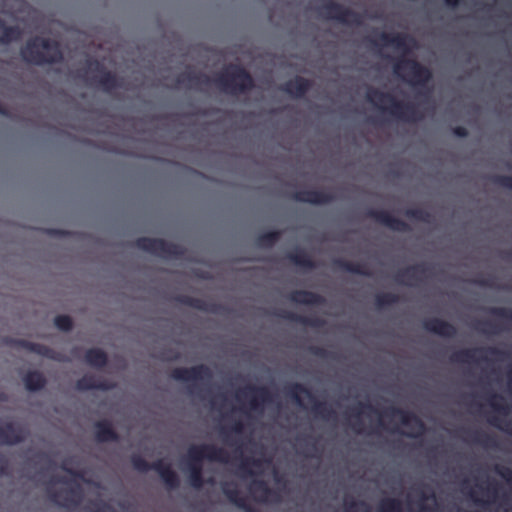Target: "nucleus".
<instances>
[{"label": "nucleus", "mask_w": 512, "mask_h": 512, "mask_svg": "<svg viewBox=\"0 0 512 512\" xmlns=\"http://www.w3.org/2000/svg\"><path fill=\"white\" fill-rule=\"evenodd\" d=\"M366 99L401 122L417 123L424 118V113L417 103L397 100L391 93L383 92L377 88L368 89Z\"/></svg>", "instance_id": "f257e3e1"}, {"label": "nucleus", "mask_w": 512, "mask_h": 512, "mask_svg": "<svg viewBox=\"0 0 512 512\" xmlns=\"http://www.w3.org/2000/svg\"><path fill=\"white\" fill-rule=\"evenodd\" d=\"M21 56L27 63L35 65L55 64L63 59L58 42L42 37L28 40L21 48Z\"/></svg>", "instance_id": "f03ea898"}, {"label": "nucleus", "mask_w": 512, "mask_h": 512, "mask_svg": "<svg viewBox=\"0 0 512 512\" xmlns=\"http://www.w3.org/2000/svg\"><path fill=\"white\" fill-rule=\"evenodd\" d=\"M214 84L224 93L240 95L255 87L251 74L239 64H230L213 79Z\"/></svg>", "instance_id": "7ed1b4c3"}, {"label": "nucleus", "mask_w": 512, "mask_h": 512, "mask_svg": "<svg viewBox=\"0 0 512 512\" xmlns=\"http://www.w3.org/2000/svg\"><path fill=\"white\" fill-rule=\"evenodd\" d=\"M394 73L405 83L415 88L424 87L431 79L429 68L416 59L398 57L393 65Z\"/></svg>", "instance_id": "20e7f679"}, {"label": "nucleus", "mask_w": 512, "mask_h": 512, "mask_svg": "<svg viewBox=\"0 0 512 512\" xmlns=\"http://www.w3.org/2000/svg\"><path fill=\"white\" fill-rule=\"evenodd\" d=\"M77 77L88 82L90 85L98 86L102 91L111 93L123 86V82L116 74L107 70L99 61H89L88 69L79 70Z\"/></svg>", "instance_id": "39448f33"}, {"label": "nucleus", "mask_w": 512, "mask_h": 512, "mask_svg": "<svg viewBox=\"0 0 512 512\" xmlns=\"http://www.w3.org/2000/svg\"><path fill=\"white\" fill-rule=\"evenodd\" d=\"M133 244L136 248L163 259H181L186 252L183 246L160 238L139 237Z\"/></svg>", "instance_id": "423d86ee"}, {"label": "nucleus", "mask_w": 512, "mask_h": 512, "mask_svg": "<svg viewBox=\"0 0 512 512\" xmlns=\"http://www.w3.org/2000/svg\"><path fill=\"white\" fill-rule=\"evenodd\" d=\"M383 414L387 417L398 416L403 426L409 428L408 431H401L394 428L391 431L404 435L407 438L419 439L424 436L426 432L425 423L413 412L404 410L395 406H390L385 409Z\"/></svg>", "instance_id": "0eeeda50"}, {"label": "nucleus", "mask_w": 512, "mask_h": 512, "mask_svg": "<svg viewBox=\"0 0 512 512\" xmlns=\"http://www.w3.org/2000/svg\"><path fill=\"white\" fill-rule=\"evenodd\" d=\"M212 371L205 364H199L192 367H178L171 371L170 377L179 382L190 383L189 390L191 393L200 391L197 383H209L212 379Z\"/></svg>", "instance_id": "6e6552de"}, {"label": "nucleus", "mask_w": 512, "mask_h": 512, "mask_svg": "<svg viewBox=\"0 0 512 512\" xmlns=\"http://www.w3.org/2000/svg\"><path fill=\"white\" fill-rule=\"evenodd\" d=\"M286 395L302 406L301 394H304L309 400L313 401L311 411L313 414L323 420H331L336 418V412L325 402L315 400L312 392L301 383H293L286 388Z\"/></svg>", "instance_id": "1a4fd4ad"}, {"label": "nucleus", "mask_w": 512, "mask_h": 512, "mask_svg": "<svg viewBox=\"0 0 512 512\" xmlns=\"http://www.w3.org/2000/svg\"><path fill=\"white\" fill-rule=\"evenodd\" d=\"M204 459L226 463L228 461V453L224 448L217 447L214 444H200L189 447L186 460L187 465H202Z\"/></svg>", "instance_id": "9d476101"}, {"label": "nucleus", "mask_w": 512, "mask_h": 512, "mask_svg": "<svg viewBox=\"0 0 512 512\" xmlns=\"http://www.w3.org/2000/svg\"><path fill=\"white\" fill-rule=\"evenodd\" d=\"M320 10L323 17L336 20L342 24L358 26L362 23V16L359 13L333 0L326 1Z\"/></svg>", "instance_id": "9b49d317"}, {"label": "nucleus", "mask_w": 512, "mask_h": 512, "mask_svg": "<svg viewBox=\"0 0 512 512\" xmlns=\"http://www.w3.org/2000/svg\"><path fill=\"white\" fill-rule=\"evenodd\" d=\"M416 494V500L409 499V503L413 506V512H438L436 495L433 488L425 483H421L413 487Z\"/></svg>", "instance_id": "f8f14e48"}, {"label": "nucleus", "mask_w": 512, "mask_h": 512, "mask_svg": "<svg viewBox=\"0 0 512 512\" xmlns=\"http://www.w3.org/2000/svg\"><path fill=\"white\" fill-rule=\"evenodd\" d=\"M488 355L493 356L495 360H504L509 356V353L494 346L468 348L461 352L462 360L473 364L492 361L493 359L489 358Z\"/></svg>", "instance_id": "ddd939ff"}, {"label": "nucleus", "mask_w": 512, "mask_h": 512, "mask_svg": "<svg viewBox=\"0 0 512 512\" xmlns=\"http://www.w3.org/2000/svg\"><path fill=\"white\" fill-rule=\"evenodd\" d=\"M251 394L249 399V408L255 412H263L265 404L272 403L273 397L270 393L269 389L264 386H253L248 385L243 389H240L236 397L238 400H241L242 395Z\"/></svg>", "instance_id": "4468645a"}, {"label": "nucleus", "mask_w": 512, "mask_h": 512, "mask_svg": "<svg viewBox=\"0 0 512 512\" xmlns=\"http://www.w3.org/2000/svg\"><path fill=\"white\" fill-rule=\"evenodd\" d=\"M430 271L431 268L428 263L420 262L399 270L395 274L394 279L397 283L406 286H416L428 276Z\"/></svg>", "instance_id": "2eb2a0df"}, {"label": "nucleus", "mask_w": 512, "mask_h": 512, "mask_svg": "<svg viewBox=\"0 0 512 512\" xmlns=\"http://www.w3.org/2000/svg\"><path fill=\"white\" fill-rule=\"evenodd\" d=\"M366 217L373 219L377 223L389 228L392 231L408 232L410 226L405 221L394 217L390 212L385 210L369 209L366 212Z\"/></svg>", "instance_id": "dca6fc26"}, {"label": "nucleus", "mask_w": 512, "mask_h": 512, "mask_svg": "<svg viewBox=\"0 0 512 512\" xmlns=\"http://www.w3.org/2000/svg\"><path fill=\"white\" fill-rule=\"evenodd\" d=\"M5 342L6 344L12 347L21 348L31 353H35L37 355L46 357L48 359L59 360V354L55 350L44 344L31 342L25 339L15 338H7Z\"/></svg>", "instance_id": "f3484780"}, {"label": "nucleus", "mask_w": 512, "mask_h": 512, "mask_svg": "<svg viewBox=\"0 0 512 512\" xmlns=\"http://www.w3.org/2000/svg\"><path fill=\"white\" fill-rule=\"evenodd\" d=\"M174 301L181 305L211 314H221L223 310V306L216 302L206 301L189 295H177L174 297Z\"/></svg>", "instance_id": "a211bd4d"}, {"label": "nucleus", "mask_w": 512, "mask_h": 512, "mask_svg": "<svg viewBox=\"0 0 512 512\" xmlns=\"http://www.w3.org/2000/svg\"><path fill=\"white\" fill-rule=\"evenodd\" d=\"M291 198L297 202L309 203L313 205L329 204L335 200V196L322 190H301L291 195Z\"/></svg>", "instance_id": "6ab92c4d"}, {"label": "nucleus", "mask_w": 512, "mask_h": 512, "mask_svg": "<svg viewBox=\"0 0 512 512\" xmlns=\"http://www.w3.org/2000/svg\"><path fill=\"white\" fill-rule=\"evenodd\" d=\"M379 41H373L375 45L381 44L383 46H393L398 50H402L407 53L410 50L411 45L414 43L412 37L403 33H386L382 32L379 35Z\"/></svg>", "instance_id": "aec40b11"}, {"label": "nucleus", "mask_w": 512, "mask_h": 512, "mask_svg": "<svg viewBox=\"0 0 512 512\" xmlns=\"http://www.w3.org/2000/svg\"><path fill=\"white\" fill-rule=\"evenodd\" d=\"M25 438L26 431L13 422L0 426V445H15L23 442Z\"/></svg>", "instance_id": "412c9836"}, {"label": "nucleus", "mask_w": 512, "mask_h": 512, "mask_svg": "<svg viewBox=\"0 0 512 512\" xmlns=\"http://www.w3.org/2000/svg\"><path fill=\"white\" fill-rule=\"evenodd\" d=\"M223 494L233 505L243 510L244 512H258L257 509L252 507L248 502L246 497H243L238 489L237 485L234 483H223L221 486Z\"/></svg>", "instance_id": "4be33fe9"}, {"label": "nucleus", "mask_w": 512, "mask_h": 512, "mask_svg": "<svg viewBox=\"0 0 512 512\" xmlns=\"http://www.w3.org/2000/svg\"><path fill=\"white\" fill-rule=\"evenodd\" d=\"M312 81L302 76H296L293 79L285 82L281 90L290 95L293 98H303L306 93L311 89Z\"/></svg>", "instance_id": "5701e85b"}, {"label": "nucleus", "mask_w": 512, "mask_h": 512, "mask_svg": "<svg viewBox=\"0 0 512 512\" xmlns=\"http://www.w3.org/2000/svg\"><path fill=\"white\" fill-rule=\"evenodd\" d=\"M153 470L159 474L169 489H177L179 487V477L169 463L164 462L162 459L156 460L153 462Z\"/></svg>", "instance_id": "b1692460"}, {"label": "nucleus", "mask_w": 512, "mask_h": 512, "mask_svg": "<svg viewBox=\"0 0 512 512\" xmlns=\"http://www.w3.org/2000/svg\"><path fill=\"white\" fill-rule=\"evenodd\" d=\"M76 388L79 391H108L114 388V384L95 375L87 374L76 381Z\"/></svg>", "instance_id": "393cba45"}, {"label": "nucleus", "mask_w": 512, "mask_h": 512, "mask_svg": "<svg viewBox=\"0 0 512 512\" xmlns=\"http://www.w3.org/2000/svg\"><path fill=\"white\" fill-rule=\"evenodd\" d=\"M49 499L55 504L62 507H69L71 505H78L81 500V491L79 488H71L66 491L64 497H62L61 492L52 490L50 488L47 489Z\"/></svg>", "instance_id": "a878e982"}, {"label": "nucleus", "mask_w": 512, "mask_h": 512, "mask_svg": "<svg viewBox=\"0 0 512 512\" xmlns=\"http://www.w3.org/2000/svg\"><path fill=\"white\" fill-rule=\"evenodd\" d=\"M95 439L99 443L116 442L119 440V434L113 428L109 420H99L94 424Z\"/></svg>", "instance_id": "bb28decb"}, {"label": "nucleus", "mask_w": 512, "mask_h": 512, "mask_svg": "<svg viewBox=\"0 0 512 512\" xmlns=\"http://www.w3.org/2000/svg\"><path fill=\"white\" fill-rule=\"evenodd\" d=\"M288 299L291 302L303 305H323L325 303L323 296L307 290H294L289 294Z\"/></svg>", "instance_id": "cd10ccee"}, {"label": "nucleus", "mask_w": 512, "mask_h": 512, "mask_svg": "<svg viewBox=\"0 0 512 512\" xmlns=\"http://www.w3.org/2000/svg\"><path fill=\"white\" fill-rule=\"evenodd\" d=\"M212 82L211 78L200 72H185L177 77L178 84H189L191 87L207 86Z\"/></svg>", "instance_id": "c85d7f7f"}, {"label": "nucleus", "mask_w": 512, "mask_h": 512, "mask_svg": "<svg viewBox=\"0 0 512 512\" xmlns=\"http://www.w3.org/2000/svg\"><path fill=\"white\" fill-rule=\"evenodd\" d=\"M334 265L341 271L366 277L372 276V273L368 267L362 263L352 262L344 259H336L334 261Z\"/></svg>", "instance_id": "c756f323"}, {"label": "nucleus", "mask_w": 512, "mask_h": 512, "mask_svg": "<svg viewBox=\"0 0 512 512\" xmlns=\"http://www.w3.org/2000/svg\"><path fill=\"white\" fill-rule=\"evenodd\" d=\"M279 316L285 320L312 328H319L324 325V321L319 317L302 316L290 311H282Z\"/></svg>", "instance_id": "7c9ffc66"}, {"label": "nucleus", "mask_w": 512, "mask_h": 512, "mask_svg": "<svg viewBox=\"0 0 512 512\" xmlns=\"http://www.w3.org/2000/svg\"><path fill=\"white\" fill-rule=\"evenodd\" d=\"M84 360L93 368H103L108 363V356L106 352L100 348H90L86 351Z\"/></svg>", "instance_id": "2f4dec72"}, {"label": "nucleus", "mask_w": 512, "mask_h": 512, "mask_svg": "<svg viewBox=\"0 0 512 512\" xmlns=\"http://www.w3.org/2000/svg\"><path fill=\"white\" fill-rule=\"evenodd\" d=\"M23 381L26 389L31 392H36L43 389L47 383L44 375L37 370L27 372L23 378Z\"/></svg>", "instance_id": "473e14b6"}, {"label": "nucleus", "mask_w": 512, "mask_h": 512, "mask_svg": "<svg viewBox=\"0 0 512 512\" xmlns=\"http://www.w3.org/2000/svg\"><path fill=\"white\" fill-rule=\"evenodd\" d=\"M424 330L437 334L442 337H448V321L437 317L426 318L422 322Z\"/></svg>", "instance_id": "72a5a7b5"}, {"label": "nucleus", "mask_w": 512, "mask_h": 512, "mask_svg": "<svg viewBox=\"0 0 512 512\" xmlns=\"http://www.w3.org/2000/svg\"><path fill=\"white\" fill-rule=\"evenodd\" d=\"M286 257L296 266L307 269H314L316 267L315 261L303 249L297 248L289 252Z\"/></svg>", "instance_id": "f704fd0d"}, {"label": "nucleus", "mask_w": 512, "mask_h": 512, "mask_svg": "<svg viewBox=\"0 0 512 512\" xmlns=\"http://www.w3.org/2000/svg\"><path fill=\"white\" fill-rule=\"evenodd\" d=\"M187 469L189 471L190 484L195 489H200L205 482L213 483L212 478H209L207 481L204 480L202 465H187Z\"/></svg>", "instance_id": "c9c22d12"}, {"label": "nucleus", "mask_w": 512, "mask_h": 512, "mask_svg": "<svg viewBox=\"0 0 512 512\" xmlns=\"http://www.w3.org/2000/svg\"><path fill=\"white\" fill-rule=\"evenodd\" d=\"M21 37V31L17 26H7L0 19V43L9 44Z\"/></svg>", "instance_id": "e433bc0d"}, {"label": "nucleus", "mask_w": 512, "mask_h": 512, "mask_svg": "<svg viewBox=\"0 0 512 512\" xmlns=\"http://www.w3.org/2000/svg\"><path fill=\"white\" fill-rule=\"evenodd\" d=\"M468 439L470 442L483 447H494L496 445L495 438L481 430L470 431L468 433Z\"/></svg>", "instance_id": "4c0bfd02"}, {"label": "nucleus", "mask_w": 512, "mask_h": 512, "mask_svg": "<svg viewBox=\"0 0 512 512\" xmlns=\"http://www.w3.org/2000/svg\"><path fill=\"white\" fill-rule=\"evenodd\" d=\"M282 232L275 230L260 234L256 239V244L261 248H271L280 239Z\"/></svg>", "instance_id": "58836bf2"}, {"label": "nucleus", "mask_w": 512, "mask_h": 512, "mask_svg": "<svg viewBox=\"0 0 512 512\" xmlns=\"http://www.w3.org/2000/svg\"><path fill=\"white\" fill-rule=\"evenodd\" d=\"M400 300V297L391 292L379 293L375 297V305L378 309H383L388 306H392L397 304Z\"/></svg>", "instance_id": "ea45409f"}, {"label": "nucleus", "mask_w": 512, "mask_h": 512, "mask_svg": "<svg viewBox=\"0 0 512 512\" xmlns=\"http://www.w3.org/2000/svg\"><path fill=\"white\" fill-rule=\"evenodd\" d=\"M377 512H403L402 502L397 498H384L380 501Z\"/></svg>", "instance_id": "a19ab883"}, {"label": "nucleus", "mask_w": 512, "mask_h": 512, "mask_svg": "<svg viewBox=\"0 0 512 512\" xmlns=\"http://www.w3.org/2000/svg\"><path fill=\"white\" fill-rule=\"evenodd\" d=\"M404 215L410 219L428 223L431 218V214L423 208H408L405 210Z\"/></svg>", "instance_id": "79ce46f5"}, {"label": "nucleus", "mask_w": 512, "mask_h": 512, "mask_svg": "<svg viewBox=\"0 0 512 512\" xmlns=\"http://www.w3.org/2000/svg\"><path fill=\"white\" fill-rule=\"evenodd\" d=\"M251 492H261L262 496L258 498V501L265 502L272 494V490L264 480H254L250 485Z\"/></svg>", "instance_id": "37998d69"}, {"label": "nucleus", "mask_w": 512, "mask_h": 512, "mask_svg": "<svg viewBox=\"0 0 512 512\" xmlns=\"http://www.w3.org/2000/svg\"><path fill=\"white\" fill-rule=\"evenodd\" d=\"M130 460L133 468L138 472L145 473L153 470V463H149L139 454H133Z\"/></svg>", "instance_id": "c03bdc74"}, {"label": "nucleus", "mask_w": 512, "mask_h": 512, "mask_svg": "<svg viewBox=\"0 0 512 512\" xmlns=\"http://www.w3.org/2000/svg\"><path fill=\"white\" fill-rule=\"evenodd\" d=\"M503 398L498 394H491L488 398L489 405L491 408L499 414L506 415L508 413V407L501 401Z\"/></svg>", "instance_id": "a18cd8bd"}, {"label": "nucleus", "mask_w": 512, "mask_h": 512, "mask_svg": "<svg viewBox=\"0 0 512 512\" xmlns=\"http://www.w3.org/2000/svg\"><path fill=\"white\" fill-rule=\"evenodd\" d=\"M55 326L63 332H69L73 328V320L68 315H58L54 319Z\"/></svg>", "instance_id": "49530a36"}, {"label": "nucleus", "mask_w": 512, "mask_h": 512, "mask_svg": "<svg viewBox=\"0 0 512 512\" xmlns=\"http://www.w3.org/2000/svg\"><path fill=\"white\" fill-rule=\"evenodd\" d=\"M345 512H370L369 506L364 501H345Z\"/></svg>", "instance_id": "de8ad7c7"}, {"label": "nucleus", "mask_w": 512, "mask_h": 512, "mask_svg": "<svg viewBox=\"0 0 512 512\" xmlns=\"http://www.w3.org/2000/svg\"><path fill=\"white\" fill-rule=\"evenodd\" d=\"M488 312L496 317L512 321V309L506 307H491Z\"/></svg>", "instance_id": "09e8293b"}, {"label": "nucleus", "mask_w": 512, "mask_h": 512, "mask_svg": "<svg viewBox=\"0 0 512 512\" xmlns=\"http://www.w3.org/2000/svg\"><path fill=\"white\" fill-rule=\"evenodd\" d=\"M475 329L483 334H495L498 332L497 325L490 321H479Z\"/></svg>", "instance_id": "8fccbe9b"}, {"label": "nucleus", "mask_w": 512, "mask_h": 512, "mask_svg": "<svg viewBox=\"0 0 512 512\" xmlns=\"http://www.w3.org/2000/svg\"><path fill=\"white\" fill-rule=\"evenodd\" d=\"M493 183L512 191V176L508 175H496L492 179Z\"/></svg>", "instance_id": "3c124183"}, {"label": "nucleus", "mask_w": 512, "mask_h": 512, "mask_svg": "<svg viewBox=\"0 0 512 512\" xmlns=\"http://www.w3.org/2000/svg\"><path fill=\"white\" fill-rule=\"evenodd\" d=\"M495 471L502 479L505 480V482L512 489V469H510L509 467L497 465L495 467Z\"/></svg>", "instance_id": "603ef678"}, {"label": "nucleus", "mask_w": 512, "mask_h": 512, "mask_svg": "<svg viewBox=\"0 0 512 512\" xmlns=\"http://www.w3.org/2000/svg\"><path fill=\"white\" fill-rule=\"evenodd\" d=\"M308 352L321 359H328L332 357V353L330 351L320 346H310L308 348Z\"/></svg>", "instance_id": "864d4df0"}, {"label": "nucleus", "mask_w": 512, "mask_h": 512, "mask_svg": "<svg viewBox=\"0 0 512 512\" xmlns=\"http://www.w3.org/2000/svg\"><path fill=\"white\" fill-rule=\"evenodd\" d=\"M489 423L512 436V423L511 422H506L505 425H501L500 419L496 416H493V417L489 418Z\"/></svg>", "instance_id": "5fc2aeb1"}, {"label": "nucleus", "mask_w": 512, "mask_h": 512, "mask_svg": "<svg viewBox=\"0 0 512 512\" xmlns=\"http://www.w3.org/2000/svg\"><path fill=\"white\" fill-rule=\"evenodd\" d=\"M250 464L253 466H259L260 461L257 459H245L241 462L239 469L246 475H253L252 470L249 468Z\"/></svg>", "instance_id": "6e6d98bb"}, {"label": "nucleus", "mask_w": 512, "mask_h": 512, "mask_svg": "<svg viewBox=\"0 0 512 512\" xmlns=\"http://www.w3.org/2000/svg\"><path fill=\"white\" fill-rule=\"evenodd\" d=\"M45 233L51 237H66L72 234L69 231L55 228L45 229Z\"/></svg>", "instance_id": "4d7b16f0"}, {"label": "nucleus", "mask_w": 512, "mask_h": 512, "mask_svg": "<svg viewBox=\"0 0 512 512\" xmlns=\"http://www.w3.org/2000/svg\"><path fill=\"white\" fill-rule=\"evenodd\" d=\"M9 463L7 458L0 453V476L8 474Z\"/></svg>", "instance_id": "13d9d810"}, {"label": "nucleus", "mask_w": 512, "mask_h": 512, "mask_svg": "<svg viewBox=\"0 0 512 512\" xmlns=\"http://www.w3.org/2000/svg\"><path fill=\"white\" fill-rule=\"evenodd\" d=\"M231 431L234 432L235 434H240L243 432L244 430V424L242 421L240 420H237L233 423V425L231 426Z\"/></svg>", "instance_id": "bf43d9fd"}, {"label": "nucleus", "mask_w": 512, "mask_h": 512, "mask_svg": "<svg viewBox=\"0 0 512 512\" xmlns=\"http://www.w3.org/2000/svg\"><path fill=\"white\" fill-rule=\"evenodd\" d=\"M476 284L482 287H492L493 283L489 278H479L474 281Z\"/></svg>", "instance_id": "052dcab7"}, {"label": "nucleus", "mask_w": 512, "mask_h": 512, "mask_svg": "<svg viewBox=\"0 0 512 512\" xmlns=\"http://www.w3.org/2000/svg\"><path fill=\"white\" fill-rule=\"evenodd\" d=\"M470 498L476 505L483 506L485 504V501L478 497L476 491L470 492Z\"/></svg>", "instance_id": "680f3d73"}, {"label": "nucleus", "mask_w": 512, "mask_h": 512, "mask_svg": "<svg viewBox=\"0 0 512 512\" xmlns=\"http://www.w3.org/2000/svg\"><path fill=\"white\" fill-rule=\"evenodd\" d=\"M61 469L64 470L65 472L69 473L70 475L74 476V477H77V478H81L82 477V474L78 471H75L71 468H68L65 464L61 465Z\"/></svg>", "instance_id": "e2e57ef3"}, {"label": "nucleus", "mask_w": 512, "mask_h": 512, "mask_svg": "<svg viewBox=\"0 0 512 512\" xmlns=\"http://www.w3.org/2000/svg\"><path fill=\"white\" fill-rule=\"evenodd\" d=\"M453 132L454 134L458 135V136H465L467 134L466 132V129L465 128H462V127H457L455 129H450V132Z\"/></svg>", "instance_id": "0e129e2a"}, {"label": "nucleus", "mask_w": 512, "mask_h": 512, "mask_svg": "<svg viewBox=\"0 0 512 512\" xmlns=\"http://www.w3.org/2000/svg\"><path fill=\"white\" fill-rule=\"evenodd\" d=\"M351 427L352 429L356 432V433H362V425H361V422L360 421H356L354 423L351 424Z\"/></svg>", "instance_id": "69168bd1"}, {"label": "nucleus", "mask_w": 512, "mask_h": 512, "mask_svg": "<svg viewBox=\"0 0 512 512\" xmlns=\"http://www.w3.org/2000/svg\"><path fill=\"white\" fill-rule=\"evenodd\" d=\"M0 115L9 117V118L11 117L10 111L2 104H0Z\"/></svg>", "instance_id": "338daca9"}, {"label": "nucleus", "mask_w": 512, "mask_h": 512, "mask_svg": "<svg viewBox=\"0 0 512 512\" xmlns=\"http://www.w3.org/2000/svg\"><path fill=\"white\" fill-rule=\"evenodd\" d=\"M508 388L512 391V369L508 372Z\"/></svg>", "instance_id": "774afa93"}]
</instances>
